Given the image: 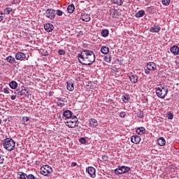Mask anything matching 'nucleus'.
I'll return each mask as SVG.
<instances>
[{
	"mask_svg": "<svg viewBox=\"0 0 179 179\" xmlns=\"http://www.w3.org/2000/svg\"><path fill=\"white\" fill-rule=\"evenodd\" d=\"M143 16H145V10H139L135 15V17L137 18L143 17Z\"/></svg>",
	"mask_w": 179,
	"mask_h": 179,
	"instance_id": "obj_23",
	"label": "nucleus"
},
{
	"mask_svg": "<svg viewBox=\"0 0 179 179\" xmlns=\"http://www.w3.org/2000/svg\"><path fill=\"white\" fill-rule=\"evenodd\" d=\"M131 141L132 143H135L136 145H138L141 142V136H133L131 138Z\"/></svg>",
	"mask_w": 179,
	"mask_h": 179,
	"instance_id": "obj_12",
	"label": "nucleus"
},
{
	"mask_svg": "<svg viewBox=\"0 0 179 179\" xmlns=\"http://www.w3.org/2000/svg\"><path fill=\"white\" fill-rule=\"evenodd\" d=\"M1 122H2V120H1V119H0V124H1Z\"/></svg>",
	"mask_w": 179,
	"mask_h": 179,
	"instance_id": "obj_57",
	"label": "nucleus"
},
{
	"mask_svg": "<svg viewBox=\"0 0 179 179\" xmlns=\"http://www.w3.org/2000/svg\"><path fill=\"white\" fill-rule=\"evenodd\" d=\"M83 22H90V15L87 13H83L80 17Z\"/></svg>",
	"mask_w": 179,
	"mask_h": 179,
	"instance_id": "obj_16",
	"label": "nucleus"
},
{
	"mask_svg": "<svg viewBox=\"0 0 179 179\" xmlns=\"http://www.w3.org/2000/svg\"><path fill=\"white\" fill-rule=\"evenodd\" d=\"M9 86L10 87V89H17V83H16V81H11L9 83Z\"/></svg>",
	"mask_w": 179,
	"mask_h": 179,
	"instance_id": "obj_27",
	"label": "nucleus"
},
{
	"mask_svg": "<svg viewBox=\"0 0 179 179\" xmlns=\"http://www.w3.org/2000/svg\"><path fill=\"white\" fill-rule=\"evenodd\" d=\"M65 124L67 127H69V128H75L76 127H78V117L73 115L71 119H69V120L65 122Z\"/></svg>",
	"mask_w": 179,
	"mask_h": 179,
	"instance_id": "obj_6",
	"label": "nucleus"
},
{
	"mask_svg": "<svg viewBox=\"0 0 179 179\" xmlns=\"http://www.w3.org/2000/svg\"><path fill=\"white\" fill-rule=\"evenodd\" d=\"M43 15L50 20H54L55 19V10L52 8H48L47 10H43Z\"/></svg>",
	"mask_w": 179,
	"mask_h": 179,
	"instance_id": "obj_5",
	"label": "nucleus"
},
{
	"mask_svg": "<svg viewBox=\"0 0 179 179\" xmlns=\"http://www.w3.org/2000/svg\"><path fill=\"white\" fill-rule=\"evenodd\" d=\"M59 101H62V103H66V99L64 98H60Z\"/></svg>",
	"mask_w": 179,
	"mask_h": 179,
	"instance_id": "obj_49",
	"label": "nucleus"
},
{
	"mask_svg": "<svg viewBox=\"0 0 179 179\" xmlns=\"http://www.w3.org/2000/svg\"><path fill=\"white\" fill-rule=\"evenodd\" d=\"M6 61H7L8 64L13 65V64L16 62V59H15V57H13L12 55H10L6 58Z\"/></svg>",
	"mask_w": 179,
	"mask_h": 179,
	"instance_id": "obj_17",
	"label": "nucleus"
},
{
	"mask_svg": "<svg viewBox=\"0 0 179 179\" xmlns=\"http://www.w3.org/2000/svg\"><path fill=\"white\" fill-rule=\"evenodd\" d=\"M15 99H16V95H12L11 100H15Z\"/></svg>",
	"mask_w": 179,
	"mask_h": 179,
	"instance_id": "obj_51",
	"label": "nucleus"
},
{
	"mask_svg": "<svg viewBox=\"0 0 179 179\" xmlns=\"http://www.w3.org/2000/svg\"><path fill=\"white\" fill-rule=\"evenodd\" d=\"M3 162H5V159H3V156H0V164H3Z\"/></svg>",
	"mask_w": 179,
	"mask_h": 179,
	"instance_id": "obj_47",
	"label": "nucleus"
},
{
	"mask_svg": "<svg viewBox=\"0 0 179 179\" xmlns=\"http://www.w3.org/2000/svg\"><path fill=\"white\" fill-rule=\"evenodd\" d=\"M47 55H48V52L46 51V52H45V53H44V56H45V57H47Z\"/></svg>",
	"mask_w": 179,
	"mask_h": 179,
	"instance_id": "obj_53",
	"label": "nucleus"
},
{
	"mask_svg": "<svg viewBox=\"0 0 179 179\" xmlns=\"http://www.w3.org/2000/svg\"><path fill=\"white\" fill-rule=\"evenodd\" d=\"M157 142L159 146H164V145H166V139L163 137L159 138Z\"/></svg>",
	"mask_w": 179,
	"mask_h": 179,
	"instance_id": "obj_25",
	"label": "nucleus"
},
{
	"mask_svg": "<svg viewBox=\"0 0 179 179\" xmlns=\"http://www.w3.org/2000/svg\"><path fill=\"white\" fill-rule=\"evenodd\" d=\"M102 159L103 162H107L108 160V157L107 155H103Z\"/></svg>",
	"mask_w": 179,
	"mask_h": 179,
	"instance_id": "obj_46",
	"label": "nucleus"
},
{
	"mask_svg": "<svg viewBox=\"0 0 179 179\" xmlns=\"http://www.w3.org/2000/svg\"><path fill=\"white\" fill-rule=\"evenodd\" d=\"M125 115H127V113L124 111L120 112L119 114V117H120V118H125Z\"/></svg>",
	"mask_w": 179,
	"mask_h": 179,
	"instance_id": "obj_39",
	"label": "nucleus"
},
{
	"mask_svg": "<svg viewBox=\"0 0 179 179\" xmlns=\"http://www.w3.org/2000/svg\"><path fill=\"white\" fill-rule=\"evenodd\" d=\"M121 167H122V171L123 174H124V173H128L129 171V170H131V168H129L128 166H122Z\"/></svg>",
	"mask_w": 179,
	"mask_h": 179,
	"instance_id": "obj_31",
	"label": "nucleus"
},
{
	"mask_svg": "<svg viewBox=\"0 0 179 179\" xmlns=\"http://www.w3.org/2000/svg\"><path fill=\"white\" fill-rule=\"evenodd\" d=\"M90 127L91 128H96L99 125V122L94 118H91L89 120Z\"/></svg>",
	"mask_w": 179,
	"mask_h": 179,
	"instance_id": "obj_11",
	"label": "nucleus"
},
{
	"mask_svg": "<svg viewBox=\"0 0 179 179\" xmlns=\"http://www.w3.org/2000/svg\"><path fill=\"white\" fill-rule=\"evenodd\" d=\"M161 29L162 28L160 27V26L155 25L150 28V31L151 33H159V31H160Z\"/></svg>",
	"mask_w": 179,
	"mask_h": 179,
	"instance_id": "obj_13",
	"label": "nucleus"
},
{
	"mask_svg": "<svg viewBox=\"0 0 179 179\" xmlns=\"http://www.w3.org/2000/svg\"><path fill=\"white\" fill-rule=\"evenodd\" d=\"M101 52L106 55L108 52H110V48H108V47H106V46H102L101 48Z\"/></svg>",
	"mask_w": 179,
	"mask_h": 179,
	"instance_id": "obj_21",
	"label": "nucleus"
},
{
	"mask_svg": "<svg viewBox=\"0 0 179 179\" xmlns=\"http://www.w3.org/2000/svg\"><path fill=\"white\" fill-rule=\"evenodd\" d=\"M66 89L69 92H73L75 90V87L73 86V83L67 82Z\"/></svg>",
	"mask_w": 179,
	"mask_h": 179,
	"instance_id": "obj_18",
	"label": "nucleus"
},
{
	"mask_svg": "<svg viewBox=\"0 0 179 179\" xmlns=\"http://www.w3.org/2000/svg\"><path fill=\"white\" fill-rule=\"evenodd\" d=\"M78 58L80 64L87 66L92 65L96 61V55L92 50H84L78 54Z\"/></svg>",
	"mask_w": 179,
	"mask_h": 179,
	"instance_id": "obj_1",
	"label": "nucleus"
},
{
	"mask_svg": "<svg viewBox=\"0 0 179 179\" xmlns=\"http://www.w3.org/2000/svg\"><path fill=\"white\" fill-rule=\"evenodd\" d=\"M122 99L124 103H128V101H129V96L124 95L122 96Z\"/></svg>",
	"mask_w": 179,
	"mask_h": 179,
	"instance_id": "obj_34",
	"label": "nucleus"
},
{
	"mask_svg": "<svg viewBox=\"0 0 179 179\" xmlns=\"http://www.w3.org/2000/svg\"><path fill=\"white\" fill-rule=\"evenodd\" d=\"M22 122L24 125H29V124H30V118H29V117H23Z\"/></svg>",
	"mask_w": 179,
	"mask_h": 179,
	"instance_id": "obj_24",
	"label": "nucleus"
},
{
	"mask_svg": "<svg viewBox=\"0 0 179 179\" xmlns=\"http://www.w3.org/2000/svg\"><path fill=\"white\" fill-rule=\"evenodd\" d=\"M137 115H138V118H143V112H142L141 110L138 111L137 113Z\"/></svg>",
	"mask_w": 179,
	"mask_h": 179,
	"instance_id": "obj_42",
	"label": "nucleus"
},
{
	"mask_svg": "<svg viewBox=\"0 0 179 179\" xmlns=\"http://www.w3.org/2000/svg\"><path fill=\"white\" fill-rule=\"evenodd\" d=\"M44 29L45 31H48V33H50L54 30V25L51 23H46L44 24Z\"/></svg>",
	"mask_w": 179,
	"mask_h": 179,
	"instance_id": "obj_10",
	"label": "nucleus"
},
{
	"mask_svg": "<svg viewBox=\"0 0 179 179\" xmlns=\"http://www.w3.org/2000/svg\"><path fill=\"white\" fill-rule=\"evenodd\" d=\"M145 2H149L150 0H145Z\"/></svg>",
	"mask_w": 179,
	"mask_h": 179,
	"instance_id": "obj_55",
	"label": "nucleus"
},
{
	"mask_svg": "<svg viewBox=\"0 0 179 179\" xmlns=\"http://www.w3.org/2000/svg\"><path fill=\"white\" fill-rule=\"evenodd\" d=\"M71 166L72 167H75L76 166V162H72Z\"/></svg>",
	"mask_w": 179,
	"mask_h": 179,
	"instance_id": "obj_52",
	"label": "nucleus"
},
{
	"mask_svg": "<svg viewBox=\"0 0 179 179\" xmlns=\"http://www.w3.org/2000/svg\"><path fill=\"white\" fill-rule=\"evenodd\" d=\"M171 2V0H162V5H164V6H169Z\"/></svg>",
	"mask_w": 179,
	"mask_h": 179,
	"instance_id": "obj_35",
	"label": "nucleus"
},
{
	"mask_svg": "<svg viewBox=\"0 0 179 179\" xmlns=\"http://www.w3.org/2000/svg\"><path fill=\"white\" fill-rule=\"evenodd\" d=\"M147 68L149 69V70H151V71H155L157 68V66H156V64L153 62H150L149 63H148L147 64Z\"/></svg>",
	"mask_w": 179,
	"mask_h": 179,
	"instance_id": "obj_15",
	"label": "nucleus"
},
{
	"mask_svg": "<svg viewBox=\"0 0 179 179\" xmlns=\"http://www.w3.org/2000/svg\"><path fill=\"white\" fill-rule=\"evenodd\" d=\"M112 16L113 17L117 18L118 16H120V14H118V10H114L112 12Z\"/></svg>",
	"mask_w": 179,
	"mask_h": 179,
	"instance_id": "obj_36",
	"label": "nucleus"
},
{
	"mask_svg": "<svg viewBox=\"0 0 179 179\" xmlns=\"http://www.w3.org/2000/svg\"><path fill=\"white\" fill-rule=\"evenodd\" d=\"M27 93L26 89H22L20 92H17L18 96H24Z\"/></svg>",
	"mask_w": 179,
	"mask_h": 179,
	"instance_id": "obj_30",
	"label": "nucleus"
},
{
	"mask_svg": "<svg viewBox=\"0 0 179 179\" xmlns=\"http://www.w3.org/2000/svg\"><path fill=\"white\" fill-rule=\"evenodd\" d=\"M58 106L59 107H64V106H65V103H64V102H58Z\"/></svg>",
	"mask_w": 179,
	"mask_h": 179,
	"instance_id": "obj_48",
	"label": "nucleus"
},
{
	"mask_svg": "<svg viewBox=\"0 0 179 179\" xmlns=\"http://www.w3.org/2000/svg\"><path fill=\"white\" fill-rule=\"evenodd\" d=\"M67 11L69 13H73L75 11V6L73 4H71L67 7Z\"/></svg>",
	"mask_w": 179,
	"mask_h": 179,
	"instance_id": "obj_26",
	"label": "nucleus"
},
{
	"mask_svg": "<svg viewBox=\"0 0 179 179\" xmlns=\"http://www.w3.org/2000/svg\"><path fill=\"white\" fill-rule=\"evenodd\" d=\"M115 173L117 174V176L120 175V174H123V172H122V167H118L116 169H115Z\"/></svg>",
	"mask_w": 179,
	"mask_h": 179,
	"instance_id": "obj_32",
	"label": "nucleus"
},
{
	"mask_svg": "<svg viewBox=\"0 0 179 179\" xmlns=\"http://www.w3.org/2000/svg\"><path fill=\"white\" fill-rule=\"evenodd\" d=\"M41 174L45 177H50L52 174V168L50 165H45L41 168Z\"/></svg>",
	"mask_w": 179,
	"mask_h": 179,
	"instance_id": "obj_4",
	"label": "nucleus"
},
{
	"mask_svg": "<svg viewBox=\"0 0 179 179\" xmlns=\"http://www.w3.org/2000/svg\"><path fill=\"white\" fill-rule=\"evenodd\" d=\"M168 120H173L174 118V115L171 113H167Z\"/></svg>",
	"mask_w": 179,
	"mask_h": 179,
	"instance_id": "obj_38",
	"label": "nucleus"
},
{
	"mask_svg": "<svg viewBox=\"0 0 179 179\" xmlns=\"http://www.w3.org/2000/svg\"><path fill=\"white\" fill-rule=\"evenodd\" d=\"M63 117H64V118H66V120H70L72 118V111L69 110H66L64 111L63 113Z\"/></svg>",
	"mask_w": 179,
	"mask_h": 179,
	"instance_id": "obj_9",
	"label": "nucleus"
},
{
	"mask_svg": "<svg viewBox=\"0 0 179 179\" xmlns=\"http://www.w3.org/2000/svg\"><path fill=\"white\" fill-rule=\"evenodd\" d=\"M27 179H38V178H36V176H34V175H33V174H29V175L27 176Z\"/></svg>",
	"mask_w": 179,
	"mask_h": 179,
	"instance_id": "obj_41",
	"label": "nucleus"
},
{
	"mask_svg": "<svg viewBox=\"0 0 179 179\" xmlns=\"http://www.w3.org/2000/svg\"><path fill=\"white\" fill-rule=\"evenodd\" d=\"M86 171L88 173V174H90V177H92V178H96V169H94L92 166H88L86 169Z\"/></svg>",
	"mask_w": 179,
	"mask_h": 179,
	"instance_id": "obj_8",
	"label": "nucleus"
},
{
	"mask_svg": "<svg viewBox=\"0 0 179 179\" xmlns=\"http://www.w3.org/2000/svg\"><path fill=\"white\" fill-rule=\"evenodd\" d=\"M15 94H17V92H15Z\"/></svg>",
	"mask_w": 179,
	"mask_h": 179,
	"instance_id": "obj_56",
	"label": "nucleus"
},
{
	"mask_svg": "<svg viewBox=\"0 0 179 179\" xmlns=\"http://www.w3.org/2000/svg\"><path fill=\"white\" fill-rule=\"evenodd\" d=\"M3 92L6 93V94H9V88L8 87L3 88Z\"/></svg>",
	"mask_w": 179,
	"mask_h": 179,
	"instance_id": "obj_45",
	"label": "nucleus"
},
{
	"mask_svg": "<svg viewBox=\"0 0 179 179\" xmlns=\"http://www.w3.org/2000/svg\"><path fill=\"white\" fill-rule=\"evenodd\" d=\"M167 93H169L167 85L162 84L156 87V94L159 99H164L167 96Z\"/></svg>",
	"mask_w": 179,
	"mask_h": 179,
	"instance_id": "obj_2",
	"label": "nucleus"
},
{
	"mask_svg": "<svg viewBox=\"0 0 179 179\" xmlns=\"http://www.w3.org/2000/svg\"><path fill=\"white\" fill-rule=\"evenodd\" d=\"M170 51L173 52V55H179V48L177 45L172 46Z\"/></svg>",
	"mask_w": 179,
	"mask_h": 179,
	"instance_id": "obj_14",
	"label": "nucleus"
},
{
	"mask_svg": "<svg viewBox=\"0 0 179 179\" xmlns=\"http://www.w3.org/2000/svg\"><path fill=\"white\" fill-rule=\"evenodd\" d=\"M102 37H108V34H110V31L108 29H103L101 33Z\"/></svg>",
	"mask_w": 179,
	"mask_h": 179,
	"instance_id": "obj_28",
	"label": "nucleus"
},
{
	"mask_svg": "<svg viewBox=\"0 0 179 179\" xmlns=\"http://www.w3.org/2000/svg\"><path fill=\"white\" fill-rule=\"evenodd\" d=\"M97 1H101V0H97Z\"/></svg>",
	"mask_w": 179,
	"mask_h": 179,
	"instance_id": "obj_58",
	"label": "nucleus"
},
{
	"mask_svg": "<svg viewBox=\"0 0 179 179\" xmlns=\"http://www.w3.org/2000/svg\"><path fill=\"white\" fill-rule=\"evenodd\" d=\"M129 78L131 83H136L138 82V76L136 75H130L129 76Z\"/></svg>",
	"mask_w": 179,
	"mask_h": 179,
	"instance_id": "obj_19",
	"label": "nucleus"
},
{
	"mask_svg": "<svg viewBox=\"0 0 179 179\" xmlns=\"http://www.w3.org/2000/svg\"><path fill=\"white\" fill-rule=\"evenodd\" d=\"M15 59L17 61H27L29 59V57H26V54L22 52H17L15 54Z\"/></svg>",
	"mask_w": 179,
	"mask_h": 179,
	"instance_id": "obj_7",
	"label": "nucleus"
},
{
	"mask_svg": "<svg viewBox=\"0 0 179 179\" xmlns=\"http://www.w3.org/2000/svg\"><path fill=\"white\" fill-rule=\"evenodd\" d=\"M17 178L18 179H26L27 178V174L24 172H18L17 173Z\"/></svg>",
	"mask_w": 179,
	"mask_h": 179,
	"instance_id": "obj_22",
	"label": "nucleus"
},
{
	"mask_svg": "<svg viewBox=\"0 0 179 179\" xmlns=\"http://www.w3.org/2000/svg\"><path fill=\"white\" fill-rule=\"evenodd\" d=\"M150 71H151V70H149V69L147 68V69L145 70V73H146L147 75H148V73H150Z\"/></svg>",
	"mask_w": 179,
	"mask_h": 179,
	"instance_id": "obj_50",
	"label": "nucleus"
},
{
	"mask_svg": "<svg viewBox=\"0 0 179 179\" xmlns=\"http://www.w3.org/2000/svg\"><path fill=\"white\" fill-rule=\"evenodd\" d=\"M56 15L57 16H62V15H64V12H62V10H57Z\"/></svg>",
	"mask_w": 179,
	"mask_h": 179,
	"instance_id": "obj_40",
	"label": "nucleus"
},
{
	"mask_svg": "<svg viewBox=\"0 0 179 179\" xmlns=\"http://www.w3.org/2000/svg\"><path fill=\"white\" fill-rule=\"evenodd\" d=\"M79 142H80V143L85 144V143H86V139L85 138L82 137L79 139Z\"/></svg>",
	"mask_w": 179,
	"mask_h": 179,
	"instance_id": "obj_43",
	"label": "nucleus"
},
{
	"mask_svg": "<svg viewBox=\"0 0 179 179\" xmlns=\"http://www.w3.org/2000/svg\"><path fill=\"white\" fill-rule=\"evenodd\" d=\"M58 54H59V55H65V50H58Z\"/></svg>",
	"mask_w": 179,
	"mask_h": 179,
	"instance_id": "obj_44",
	"label": "nucleus"
},
{
	"mask_svg": "<svg viewBox=\"0 0 179 179\" xmlns=\"http://www.w3.org/2000/svg\"><path fill=\"white\" fill-rule=\"evenodd\" d=\"M2 20H3V16H0V22H2Z\"/></svg>",
	"mask_w": 179,
	"mask_h": 179,
	"instance_id": "obj_54",
	"label": "nucleus"
},
{
	"mask_svg": "<svg viewBox=\"0 0 179 179\" xmlns=\"http://www.w3.org/2000/svg\"><path fill=\"white\" fill-rule=\"evenodd\" d=\"M146 132V129H145V127H138L136 129V134H138V135H143V134H145Z\"/></svg>",
	"mask_w": 179,
	"mask_h": 179,
	"instance_id": "obj_20",
	"label": "nucleus"
},
{
	"mask_svg": "<svg viewBox=\"0 0 179 179\" xmlns=\"http://www.w3.org/2000/svg\"><path fill=\"white\" fill-rule=\"evenodd\" d=\"M13 9L10 7L6 8L4 9V13L6 15H10V12H12Z\"/></svg>",
	"mask_w": 179,
	"mask_h": 179,
	"instance_id": "obj_33",
	"label": "nucleus"
},
{
	"mask_svg": "<svg viewBox=\"0 0 179 179\" xmlns=\"http://www.w3.org/2000/svg\"><path fill=\"white\" fill-rule=\"evenodd\" d=\"M3 146L6 150H8V152H12V150H15V147L16 144L15 143V141L10 138H7L3 141Z\"/></svg>",
	"mask_w": 179,
	"mask_h": 179,
	"instance_id": "obj_3",
	"label": "nucleus"
},
{
	"mask_svg": "<svg viewBox=\"0 0 179 179\" xmlns=\"http://www.w3.org/2000/svg\"><path fill=\"white\" fill-rule=\"evenodd\" d=\"M112 2L115 5H118L119 6H122V3H124V1L122 0H112Z\"/></svg>",
	"mask_w": 179,
	"mask_h": 179,
	"instance_id": "obj_29",
	"label": "nucleus"
},
{
	"mask_svg": "<svg viewBox=\"0 0 179 179\" xmlns=\"http://www.w3.org/2000/svg\"><path fill=\"white\" fill-rule=\"evenodd\" d=\"M104 61L106 62H108V64H110V62H111V56H106L104 58H103Z\"/></svg>",
	"mask_w": 179,
	"mask_h": 179,
	"instance_id": "obj_37",
	"label": "nucleus"
}]
</instances>
